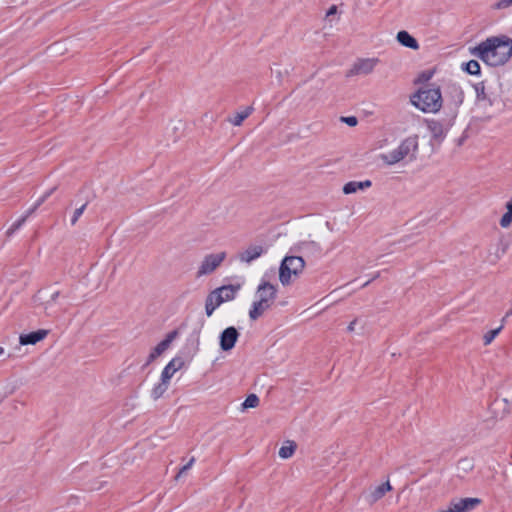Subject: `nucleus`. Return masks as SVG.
Here are the masks:
<instances>
[{"instance_id": "nucleus-35", "label": "nucleus", "mask_w": 512, "mask_h": 512, "mask_svg": "<svg viewBox=\"0 0 512 512\" xmlns=\"http://www.w3.org/2000/svg\"><path fill=\"white\" fill-rule=\"evenodd\" d=\"M155 359H157V358L155 357V355H154V354H152V353H150V354H149V356H148V358H147L146 363H145V364H144V366H143V368H145V367L149 366V365H150V364H151Z\"/></svg>"}, {"instance_id": "nucleus-40", "label": "nucleus", "mask_w": 512, "mask_h": 512, "mask_svg": "<svg viewBox=\"0 0 512 512\" xmlns=\"http://www.w3.org/2000/svg\"><path fill=\"white\" fill-rule=\"evenodd\" d=\"M5 353V350L3 347H0V356H2Z\"/></svg>"}, {"instance_id": "nucleus-4", "label": "nucleus", "mask_w": 512, "mask_h": 512, "mask_svg": "<svg viewBox=\"0 0 512 512\" xmlns=\"http://www.w3.org/2000/svg\"><path fill=\"white\" fill-rule=\"evenodd\" d=\"M418 150V136H409L405 138L400 145L381 155V159L388 165H394L405 158L414 160Z\"/></svg>"}, {"instance_id": "nucleus-39", "label": "nucleus", "mask_w": 512, "mask_h": 512, "mask_svg": "<svg viewBox=\"0 0 512 512\" xmlns=\"http://www.w3.org/2000/svg\"><path fill=\"white\" fill-rule=\"evenodd\" d=\"M59 294H60V293H59V291L54 292V293L51 295V299H50V301H51V302H54V301L58 298Z\"/></svg>"}, {"instance_id": "nucleus-37", "label": "nucleus", "mask_w": 512, "mask_h": 512, "mask_svg": "<svg viewBox=\"0 0 512 512\" xmlns=\"http://www.w3.org/2000/svg\"><path fill=\"white\" fill-rule=\"evenodd\" d=\"M355 325H356V320H353V321L348 325L347 330H348L349 332L354 331V329H355Z\"/></svg>"}, {"instance_id": "nucleus-2", "label": "nucleus", "mask_w": 512, "mask_h": 512, "mask_svg": "<svg viewBox=\"0 0 512 512\" xmlns=\"http://www.w3.org/2000/svg\"><path fill=\"white\" fill-rule=\"evenodd\" d=\"M277 296V288L263 277L256 290V300L249 310V318L257 320L274 303Z\"/></svg>"}, {"instance_id": "nucleus-8", "label": "nucleus", "mask_w": 512, "mask_h": 512, "mask_svg": "<svg viewBox=\"0 0 512 512\" xmlns=\"http://www.w3.org/2000/svg\"><path fill=\"white\" fill-rule=\"evenodd\" d=\"M455 119H452L451 116L446 115V118L442 120H428L427 128L431 133L432 139L441 142L446 137L449 129L454 125Z\"/></svg>"}, {"instance_id": "nucleus-10", "label": "nucleus", "mask_w": 512, "mask_h": 512, "mask_svg": "<svg viewBox=\"0 0 512 512\" xmlns=\"http://www.w3.org/2000/svg\"><path fill=\"white\" fill-rule=\"evenodd\" d=\"M377 63H378L377 58L358 59L357 61H355L353 66L349 69L346 76L352 77V76H356V75H364V76L369 75L374 71Z\"/></svg>"}, {"instance_id": "nucleus-3", "label": "nucleus", "mask_w": 512, "mask_h": 512, "mask_svg": "<svg viewBox=\"0 0 512 512\" xmlns=\"http://www.w3.org/2000/svg\"><path fill=\"white\" fill-rule=\"evenodd\" d=\"M411 103L424 113H436L443 104L441 91L438 87L420 89L411 97Z\"/></svg>"}, {"instance_id": "nucleus-5", "label": "nucleus", "mask_w": 512, "mask_h": 512, "mask_svg": "<svg viewBox=\"0 0 512 512\" xmlns=\"http://www.w3.org/2000/svg\"><path fill=\"white\" fill-rule=\"evenodd\" d=\"M239 286L224 285L210 292L205 301V312L208 317L224 302L236 297Z\"/></svg>"}, {"instance_id": "nucleus-33", "label": "nucleus", "mask_w": 512, "mask_h": 512, "mask_svg": "<svg viewBox=\"0 0 512 512\" xmlns=\"http://www.w3.org/2000/svg\"><path fill=\"white\" fill-rule=\"evenodd\" d=\"M341 121L351 127L356 126L358 123V120L355 116L341 117Z\"/></svg>"}, {"instance_id": "nucleus-20", "label": "nucleus", "mask_w": 512, "mask_h": 512, "mask_svg": "<svg viewBox=\"0 0 512 512\" xmlns=\"http://www.w3.org/2000/svg\"><path fill=\"white\" fill-rule=\"evenodd\" d=\"M397 41L404 47L417 50L419 48V44L417 40L411 36L407 31H399L397 33Z\"/></svg>"}, {"instance_id": "nucleus-38", "label": "nucleus", "mask_w": 512, "mask_h": 512, "mask_svg": "<svg viewBox=\"0 0 512 512\" xmlns=\"http://www.w3.org/2000/svg\"><path fill=\"white\" fill-rule=\"evenodd\" d=\"M506 209L512 213V198L506 203Z\"/></svg>"}, {"instance_id": "nucleus-16", "label": "nucleus", "mask_w": 512, "mask_h": 512, "mask_svg": "<svg viewBox=\"0 0 512 512\" xmlns=\"http://www.w3.org/2000/svg\"><path fill=\"white\" fill-rule=\"evenodd\" d=\"M48 332L46 330H37L34 332H30L28 334H23L20 336V344L21 345H34L37 342L43 340L47 336Z\"/></svg>"}, {"instance_id": "nucleus-26", "label": "nucleus", "mask_w": 512, "mask_h": 512, "mask_svg": "<svg viewBox=\"0 0 512 512\" xmlns=\"http://www.w3.org/2000/svg\"><path fill=\"white\" fill-rule=\"evenodd\" d=\"M464 70L471 75H479L480 64L476 60H470L465 64Z\"/></svg>"}, {"instance_id": "nucleus-34", "label": "nucleus", "mask_w": 512, "mask_h": 512, "mask_svg": "<svg viewBox=\"0 0 512 512\" xmlns=\"http://www.w3.org/2000/svg\"><path fill=\"white\" fill-rule=\"evenodd\" d=\"M512 6V0H499L496 4H495V8L496 9H505V8H508Z\"/></svg>"}, {"instance_id": "nucleus-22", "label": "nucleus", "mask_w": 512, "mask_h": 512, "mask_svg": "<svg viewBox=\"0 0 512 512\" xmlns=\"http://www.w3.org/2000/svg\"><path fill=\"white\" fill-rule=\"evenodd\" d=\"M296 443L294 441H286L283 446L279 449V457L282 458V459H288L290 457H292V455L294 454L295 450H296Z\"/></svg>"}, {"instance_id": "nucleus-13", "label": "nucleus", "mask_w": 512, "mask_h": 512, "mask_svg": "<svg viewBox=\"0 0 512 512\" xmlns=\"http://www.w3.org/2000/svg\"><path fill=\"white\" fill-rule=\"evenodd\" d=\"M238 338L239 332L237 329L233 326L227 327L221 332L219 336L220 348L223 351H229L233 349Z\"/></svg>"}, {"instance_id": "nucleus-14", "label": "nucleus", "mask_w": 512, "mask_h": 512, "mask_svg": "<svg viewBox=\"0 0 512 512\" xmlns=\"http://www.w3.org/2000/svg\"><path fill=\"white\" fill-rule=\"evenodd\" d=\"M296 250L302 254V257L305 256V257H320L321 253H322V248L320 246L319 243L315 242V241H302L300 242L297 247H296Z\"/></svg>"}, {"instance_id": "nucleus-1", "label": "nucleus", "mask_w": 512, "mask_h": 512, "mask_svg": "<svg viewBox=\"0 0 512 512\" xmlns=\"http://www.w3.org/2000/svg\"><path fill=\"white\" fill-rule=\"evenodd\" d=\"M470 52L489 66H501L512 56V39L504 35L489 37Z\"/></svg>"}, {"instance_id": "nucleus-24", "label": "nucleus", "mask_w": 512, "mask_h": 512, "mask_svg": "<svg viewBox=\"0 0 512 512\" xmlns=\"http://www.w3.org/2000/svg\"><path fill=\"white\" fill-rule=\"evenodd\" d=\"M168 385H169V382H163L161 380V382H159L158 384H156L152 391H151V397L154 399V400H157L159 399L160 397H162V395L167 391L168 389Z\"/></svg>"}, {"instance_id": "nucleus-21", "label": "nucleus", "mask_w": 512, "mask_h": 512, "mask_svg": "<svg viewBox=\"0 0 512 512\" xmlns=\"http://www.w3.org/2000/svg\"><path fill=\"white\" fill-rule=\"evenodd\" d=\"M177 335L176 331L170 332L164 340H162L152 351L151 353L155 355L156 358H158L162 353H164L172 343V341L175 339Z\"/></svg>"}, {"instance_id": "nucleus-18", "label": "nucleus", "mask_w": 512, "mask_h": 512, "mask_svg": "<svg viewBox=\"0 0 512 512\" xmlns=\"http://www.w3.org/2000/svg\"><path fill=\"white\" fill-rule=\"evenodd\" d=\"M372 185V182L370 180H364V181H350L347 182L343 186V193L344 194H353L356 193L359 190H365L367 188H370Z\"/></svg>"}, {"instance_id": "nucleus-7", "label": "nucleus", "mask_w": 512, "mask_h": 512, "mask_svg": "<svg viewBox=\"0 0 512 512\" xmlns=\"http://www.w3.org/2000/svg\"><path fill=\"white\" fill-rule=\"evenodd\" d=\"M464 91L458 84H449L446 88V110L447 115L451 116L452 119H456L459 111V107L464 102Z\"/></svg>"}, {"instance_id": "nucleus-15", "label": "nucleus", "mask_w": 512, "mask_h": 512, "mask_svg": "<svg viewBox=\"0 0 512 512\" xmlns=\"http://www.w3.org/2000/svg\"><path fill=\"white\" fill-rule=\"evenodd\" d=\"M183 361L181 358H173L163 369L161 373V380L169 382L173 375L181 369Z\"/></svg>"}, {"instance_id": "nucleus-12", "label": "nucleus", "mask_w": 512, "mask_h": 512, "mask_svg": "<svg viewBox=\"0 0 512 512\" xmlns=\"http://www.w3.org/2000/svg\"><path fill=\"white\" fill-rule=\"evenodd\" d=\"M267 252V248L263 245H250L245 250L241 251L237 258L240 262L250 264Z\"/></svg>"}, {"instance_id": "nucleus-28", "label": "nucleus", "mask_w": 512, "mask_h": 512, "mask_svg": "<svg viewBox=\"0 0 512 512\" xmlns=\"http://www.w3.org/2000/svg\"><path fill=\"white\" fill-rule=\"evenodd\" d=\"M502 328H503V324L501 326H499L498 328H496V329L488 331L483 336L484 345H489L495 339V337L500 333Z\"/></svg>"}, {"instance_id": "nucleus-19", "label": "nucleus", "mask_w": 512, "mask_h": 512, "mask_svg": "<svg viewBox=\"0 0 512 512\" xmlns=\"http://www.w3.org/2000/svg\"><path fill=\"white\" fill-rule=\"evenodd\" d=\"M474 90L476 93V99L478 102H486L489 106H492L495 98L486 92V87L484 82L476 83L474 86Z\"/></svg>"}, {"instance_id": "nucleus-36", "label": "nucleus", "mask_w": 512, "mask_h": 512, "mask_svg": "<svg viewBox=\"0 0 512 512\" xmlns=\"http://www.w3.org/2000/svg\"><path fill=\"white\" fill-rule=\"evenodd\" d=\"M336 12H337V6H336V5H332V6L328 9V11H327V13H326V16H327V17H329V16H331V15L336 14Z\"/></svg>"}, {"instance_id": "nucleus-6", "label": "nucleus", "mask_w": 512, "mask_h": 512, "mask_svg": "<svg viewBox=\"0 0 512 512\" xmlns=\"http://www.w3.org/2000/svg\"><path fill=\"white\" fill-rule=\"evenodd\" d=\"M302 256H286L279 267V280L283 286L291 283L293 276H298L304 269Z\"/></svg>"}, {"instance_id": "nucleus-25", "label": "nucleus", "mask_w": 512, "mask_h": 512, "mask_svg": "<svg viewBox=\"0 0 512 512\" xmlns=\"http://www.w3.org/2000/svg\"><path fill=\"white\" fill-rule=\"evenodd\" d=\"M55 189L56 188H52L49 191H47L43 196H41L35 202V204L30 209L27 210V212L23 216H27V218L31 216L38 209V207L42 205L46 201V199L55 191Z\"/></svg>"}, {"instance_id": "nucleus-30", "label": "nucleus", "mask_w": 512, "mask_h": 512, "mask_svg": "<svg viewBox=\"0 0 512 512\" xmlns=\"http://www.w3.org/2000/svg\"><path fill=\"white\" fill-rule=\"evenodd\" d=\"M87 207V203H84L81 207L77 208L74 213H73V216L71 218V225L74 226L78 219L81 217V215L84 213L85 209Z\"/></svg>"}, {"instance_id": "nucleus-27", "label": "nucleus", "mask_w": 512, "mask_h": 512, "mask_svg": "<svg viewBox=\"0 0 512 512\" xmlns=\"http://www.w3.org/2000/svg\"><path fill=\"white\" fill-rule=\"evenodd\" d=\"M259 405V398L256 394H250L242 403V409L255 408Z\"/></svg>"}, {"instance_id": "nucleus-9", "label": "nucleus", "mask_w": 512, "mask_h": 512, "mask_svg": "<svg viewBox=\"0 0 512 512\" xmlns=\"http://www.w3.org/2000/svg\"><path fill=\"white\" fill-rule=\"evenodd\" d=\"M226 258V252H219L215 254H208L204 257L197 275L203 276L214 272Z\"/></svg>"}, {"instance_id": "nucleus-17", "label": "nucleus", "mask_w": 512, "mask_h": 512, "mask_svg": "<svg viewBox=\"0 0 512 512\" xmlns=\"http://www.w3.org/2000/svg\"><path fill=\"white\" fill-rule=\"evenodd\" d=\"M392 490V486L389 481H386L375 488H373L369 495L368 500L370 503H375L380 500L388 491Z\"/></svg>"}, {"instance_id": "nucleus-23", "label": "nucleus", "mask_w": 512, "mask_h": 512, "mask_svg": "<svg viewBox=\"0 0 512 512\" xmlns=\"http://www.w3.org/2000/svg\"><path fill=\"white\" fill-rule=\"evenodd\" d=\"M252 111V107H246L241 112H237L233 118L230 119V123H232L234 126H240L242 122L251 115Z\"/></svg>"}, {"instance_id": "nucleus-32", "label": "nucleus", "mask_w": 512, "mask_h": 512, "mask_svg": "<svg viewBox=\"0 0 512 512\" xmlns=\"http://www.w3.org/2000/svg\"><path fill=\"white\" fill-rule=\"evenodd\" d=\"M194 462H195V458L192 457L189 460V462L180 469V471L176 475V479H179L184 473H186L193 466Z\"/></svg>"}, {"instance_id": "nucleus-31", "label": "nucleus", "mask_w": 512, "mask_h": 512, "mask_svg": "<svg viewBox=\"0 0 512 512\" xmlns=\"http://www.w3.org/2000/svg\"><path fill=\"white\" fill-rule=\"evenodd\" d=\"M512 223V213L507 211L502 218L500 219V226L502 228H507Z\"/></svg>"}, {"instance_id": "nucleus-29", "label": "nucleus", "mask_w": 512, "mask_h": 512, "mask_svg": "<svg viewBox=\"0 0 512 512\" xmlns=\"http://www.w3.org/2000/svg\"><path fill=\"white\" fill-rule=\"evenodd\" d=\"M27 220V216H22L20 219H18L17 221H15L7 230L6 234L8 236H11L13 235L17 230H19L23 225L24 223L26 222Z\"/></svg>"}, {"instance_id": "nucleus-11", "label": "nucleus", "mask_w": 512, "mask_h": 512, "mask_svg": "<svg viewBox=\"0 0 512 512\" xmlns=\"http://www.w3.org/2000/svg\"><path fill=\"white\" fill-rule=\"evenodd\" d=\"M480 503L481 500L479 498L454 499L449 503L448 508L442 512H470Z\"/></svg>"}]
</instances>
